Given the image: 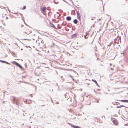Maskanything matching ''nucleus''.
I'll use <instances>...</instances> for the list:
<instances>
[{
    "mask_svg": "<svg viewBox=\"0 0 128 128\" xmlns=\"http://www.w3.org/2000/svg\"><path fill=\"white\" fill-rule=\"evenodd\" d=\"M50 26H51L53 27V28H54L55 29L56 28L55 26L53 24H51V23L50 24Z\"/></svg>",
    "mask_w": 128,
    "mask_h": 128,
    "instance_id": "11",
    "label": "nucleus"
},
{
    "mask_svg": "<svg viewBox=\"0 0 128 128\" xmlns=\"http://www.w3.org/2000/svg\"><path fill=\"white\" fill-rule=\"evenodd\" d=\"M110 66H111V64H110Z\"/></svg>",
    "mask_w": 128,
    "mask_h": 128,
    "instance_id": "20",
    "label": "nucleus"
},
{
    "mask_svg": "<svg viewBox=\"0 0 128 128\" xmlns=\"http://www.w3.org/2000/svg\"><path fill=\"white\" fill-rule=\"evenodd\" d=\"M120 101L122 102H128V100H120Z\"/></svg>",
    "mask_w": 128,
    "mask_h": 128,
    "instance_id": "9",
    "label": "nucleus"
},
{
    "mask_svg": "<svg viewBox=\"0 0 128 128\" xmlns=\"http://www.w3.org/2000/svg\"><path fill=\"white\" fill-rule=\"evenodd\" d=\"M73 22H74L76 24L78 23V20L76 19L74 20Z\"/></svg>",
    "mask_w": 128,
    "mask_h": 128,
    "instance_id": "12",
    "label": "nucleus"
},
{
    "mask_svg": "<svg viewBox=\"0 0 128 128\" xmlns=\"http://www.w3.org/2000/svg\"><path fill=\"white\" fill-rule=\"evenodd\" d=\"M46 8L45 7H44L40 9L41 12L45 15L46 14Z\"/></svg>",
    "mask_w": 128,
    "mask_h": 128,
    "instance_id": "2",
    "label": "nucleus"
},
{
    "mask_svg": "<svg viewBox=\"0 0 128 128\" xmlns=\"http://www.w3.org/2000/svg\"><path fill=\"white\" fill-rule=\"evenodd\" d=\"M92 80L93 82H95V83H96V85L97 86H98V83H97V82L96 81V80H93V79H92Z\"/></svg>",
    "mask_w": 128,
    "mask_h": 128,
    "instance_id": "10",
    "label": "nucleus"
},
{
    "mask_svg": "<svg viewBox=\"0 0 128 128\" xmlns=\"http://www.w3.org/2000/svg\"><path fill=\"white\" fill-rule=\"evenodd\" d=\"M24 102L25 103L30 104L32 102V101L30 100H27L24 101Z\"/></svg>",
    "mask_w": 128,
    "mask_h": 128,
    "instance_id": "6",
    "label": "nucleus"
},
{
    "mask_svg": "<svg viewBox=\"0 0 128 128\" xmlns=\"http://www.w3.org/2000/svg\"><path fill=\"white\" fill-rule=\"evenodd\" d=\"M84 34V38L85 39H86L88 38V36H87L88 35V32H84L83 33Z\"/></svg>",
    "mask_w": 128,
    "mask_h": 128,
    "instance_id": "4",
    "label": "nucleus"
},
{
    "mask_svg": "<svg viewBox=\"0 0 128 128\" xmlns=\"http://www.w3.org/2000/svg\"><path fill=\"white\" fill-rule=\"evenodd\" d=\"M71 18L70 17L68 16L66 18V19L67 20L69 21L71 20Z\"/></svg>",
    "mask_w": 128,
    "mask_h": 128,
    "instance_id": "8",
    "label": "nucleus"
},
{
    "mask_svg": "<svg viewBox=\"0 0 128 128\" xmlns=\"http://www.w3.org/2000/svg\"><path fill=\"white\" fill-rule=\"evenodd\" d=\"M84 84H86L87 85H88L90 84L88 82V81L86 80V81H84Z\"/></svg>",
    "mask_w": 128,
    "mask_h": 128,
    "instance_id": "7",
    "label": "nucleus"
},
{
    "mask_svg": "<svg viewBox=\"0 0 128 128\" xmlns=\"http://www.w3.org/2000/svg\"><path fill=\"white\" fill-rule=\"evenodd\" d=\"M112 122L116 125H118V123L117 120L115 118H111Z\"/></svg>",
    "mask_w": 128,
    "mask_h": 128,
    "instance_id": "3",
    "label": "nucleus"
},
{
    "mask_svg": "<svg viewBox=\"0 0 128 128\" xmlns=\"http://www.w3.org/2000/svg\"><path fill=\"white\" fill-rule=\"evenodd\" d=\"M26 8V6H24L22 8V10H24Z\"/></svg>",
    "mask_w": 128,
    "mask_h": 128,
    "instance_id": "17",
    "label": "nucleus"
},
{
    "mask_svg": "<svg viewBox=\"0 0 128 128\" xmlns=\"http://www.w3.org/2000/svg\"><path fill=\"white\" fill-rule=\"evenodd\" d=\"M124 107V106L123 105H120L116 107V108H120L121 107Z\"/></svg>",
    "mask_w": 128,
    "mask_h": 128,
    "instance_id": "14",
    "label": "nucleus"
},
{
    "mask_svg": "<svg viewBox=\"0 0 128 128\" xmlns=\"http://www.w3.org/2000/svg\"><path fill=\"white\" fill-rule=\"evenodd\" d=\"M17 66H18L19 67H20V68H22V67L20 65L18 64H17Z\"/></svg>",
    "mask_w": 128,
    "mask_h": 128,
    "instance_id": "16",
    "label": "nucleus"
},
{
    "mask_svg": "<svg viewBox=\"0 0 128 128\" xmlns=\"http://www.w3.org/2000/svg\"><path fill=\"white\" fill-rule=\"evenodd\" d=\"M0 61L1 62H4V63H6V62L5 61H2V60H1Z\"/></svg>",
    "mask_w": 128,
    "mask_h": 128,
    "instance_id": "18",
    "label": "nucleus"
},
{
    "mask_svg": "<svg viewBox=\"0 0 128 128\" xmlns=\"http://www.w3.org/2000/svg\"><path fill=\"white\" fill-rule=\"evenodd\" d=\"M23 26V30L25 33L27 34H28L31 32L32 31L30 28L28 27H24Z\"/></svg>",
    "mask_w": 128,
    "mask_h": 128,
    "instance_id": "1",
    "label": "nucleus"
},
{
    "mask_svg": "<svg viewBox=\"0 0 128 128\" xmlns=\"http://www.w3.org/2000/svg\"><path fill=\"white\" fill-rule=\"evenodd\" d=\"M76 36L77 35L76 34H73L72 35V38H74L76 37Z\"/></svg>",
    "mask_w": 128,
    "mask_h": 128,
    "instance_id": "13",
    "label": "nucleus"
},
{
    "mask_svg": "<svg viewBox=\"0 0 128 128\" xmlns=\"http://www.w3.org/2000/svg\"><path fill=\"white\" fill-rule=\"evenodd\" d=\"M100 65L102 66H103V65L102 64H100Z\"/></svg>",
    "mask_w": 128,
    "mask_h": 128,
    "instance_id": "19",
    "label": "nucleus"
},
{
    "mask_svg": "<svg viewBox=\"0 0 128 128\" xmlns=\"http://www.w3.org/2000/svg\"><path fill=\"white\" fill-rule=\"evenodd\" d=\"M77 16L78 19L80 20H81V16L80 14V13L78 12H77Z\"/></svg>",
    "mask_w": 128,
    "mask_h": 128,
    "instance_id": "5",
    "label": "nucleus"
},
{
    "mask_svg": "<svg viewBox=\"0 0 128 128\" xmlns=\"http://www.w3.org/2000/svg\"><path fill=\"white\" fill-rule=\"evenodd\" d=\"M12 63V64H16V65H17V64H18V63L17 62H15V61H13V62Z\"/></svg>",
    "mask_w": 128,
    "mask_h": 128,
    "instance_id": "15",
    "label": "nucleus"
}]
</instances>
